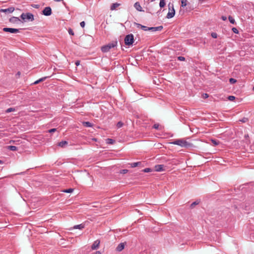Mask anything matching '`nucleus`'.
Instances as JSON below:
<instances>
[{
    "mask_svg": "<svg viewBox=\"0 0 254 254\" xmlns=\"http://www.w3.org/2000/svg\"><path fill=\"white\" fill-rule=\"evenodd\" d=\"M229 82L231 84H234L237 82V80H236V79H235L234 78H231L229 79Z\"/></svg>",
    "mask_w": 254,
    "mask_h": 254,
    "instance_id": "7c9ffc66",
    "label": "nucleus"
},
{
    "mask_svg": "<svg viewBox=\"0 0 254 254\" xmlns=\"http://www.w3.org/2000/svg\"><path fill=\"white\" fill-rule=\"evenodd\" d=\"M108 144H114V143L115 142V140L112 139H110V138H108L107 139V142Z\"/></svg>",
    "mask_w": 254,
    "mask_h": 254,
    "instance_id": "c756f323",
    "label": "nucleus"
},
{
    "mask_svg": "<svg viewBox=\"0 0 254 254\" xmlns=\"http://www.w3.org/2000/svg\"><path fill=\"white\" fill-rule=\"evenodd\" d=\"M73 190L72 189H66L64 190V192L66 193H71L73 191Z\"/></svg>",
    "mask_w": 254,
    "mask_h": 254,
    "instance_id": "473e14b6",
    "label": "nucleus"
},
{
    "mask_svg": "<svg viewBox=\"0 0 254 254\" xmlns=\"http://www.w3.org/2000/svg\"><path fill=\"white\" fill-rule=\"evenodd\" d=\"M68 32L69 35H74V32L71 28L68 29Z\"/></svg>",
    "mask_w": 254,
    "mask_h": 254,
    "instance_id": "ea45409f",
    "label": "nucleus"
},
{
    "mask_svg": "<svg viewBox=\"0 0 254 254\" xmlns=\"http://www.w3.org/2000/svg\"><path fill=\"white\" fill-rule=\"evenodd\" d=\"M85 227V225L84 223H81L79 225H75L73 226L74 229H82L84 228Z\"/></svg>",
    "mask_w": 254,
    "mask_h": 254,
    "instance_id": "aec40b11",
    "label": "nucleus"
},
{
    "mask_svg": "<svg viewBox=\"0 0 254 254\" xmlns=\"http://www.w3.org/2000/svg\"><path fill=\"white\" fill-rule=\"evenodd\" d=\"M75 64L76 66H78L80 64V61H76L75 63Z\"/></svg>",
    "mask_w": 254,
    "mask_h": 254,
    "instance_id": "de8ad7c7",
    "label": "nucleus"
},
{
    "mask_svg": "<svg viewBox=\"0 0 254 254\" xmlns=\"http://www.w3.org/2000/svg\"><path fill=\"white\" fill-rule=\"evenodd\" d=\"M14 10V8L12 7H10L6 9H0L1 12H5V13H12Z\"/></svg>",
    "mask_w": 254,
    "mask_h": 254,
    "instance_id": "f8f14e48",
    "label": "nucleus"
},
{
    "mask_svg": "<svg viewBox=\"0 0 254 254\" xmlns=\"http://www.w3.org/2000/svg\"><path fill=\"white\" fill-rule=\"evenodd\" d=\"M228 19L230 21V22L232 24H235L236 23V22H235V19L233 18V17L231 16H229L228 17Z\"/></svg>",
    "mask_w": 254,
    "mask_h": 254,
    "instance_id": "b1692460",
    "label": "nucleus"
},
{
    "mask_svg": "<svg viewBox=\"0 0 254 254\" xmlns=\"http://www.w3.org/2000/svg\"><path fill=\"white\" fill-rule=\"evenodd\" d=\"M8 148L11 151H16L17 150L16 146L12 145L8 146Z\"/></svg>",
    "mask_w": 254,
    "mask_h": 254,
    "instance_id": "393cba45",
    "label": "nucleus"
},
{
    "mask_svg": "<svg viewBox=\"0 0 254 254\" xmlns=\"http://www.w3.org/2000/svg\"><path fill=\"white\" fill-rule=\"evenodd\" d=\"M68 142L66 141H62L59 143V146L64 147L65 145H67Z\"/></svg>",
    "mask_w": 254,
    "mask_h": 254,
    "instance_id": "4be33fe9",
    "label": "nucleus"
},
{
    "mask_svg": "<svg viewBox=\"0 0 254 254\" xmlns=\"http://www.w3.org/2000/svg\"><path fill=\"white\" fill-rule=\"evenodd\" d=\"M172 144L178 145L182 147H189L192 146V144L187 142L183 139H176L172 142Z\"/></svg>",
    "mask_w": 254,
    "mask_h": 254,
    "instance_id": "f257e3e1",
    "label": "nucleus"
},
{
    "mask_svg": "<svg viewBox=\"0 0 254 254\" xmlns=\"http://www.w3.org/2000/svg\"><path fill=\"white\" fill-rule=\"evenodd\" d=\"M33 7H34V8H38L39 7V5H38V4H34Z\"/></svg>",
    "mask_w": 254,
    "mask_h": 254,
    "instance_id": "8fccbe9b",
    "label": "nucleus"
},
{
    "mask_svg": "<svg viewBox=\"0 0 254 254\" xmlns=\"http://www.w3.org/2000/svg\"><path fill=\"white\" fill-rule=\"evenodd\" d=\"M134 24L136 26V27L137 28H140V29H142L144 31L149 30V28L150 27H147L146 26L142 25L141 24H139V23H134Z\"/></svg>",
    "mask_w": 254,
    "mask_h": 254,
    "instance_id": "9d476101",
    "label": "nucleus"
},
{
    "mask_svg": "<svg viewBox=\"0 0 254 254\" xmlns=\"http://www.w3.org/2000/svg\"><path fill=\"white\" fill-rule=\"evenodd\" d=\"M42 14L45 16H50L52 14V9L50 7H46L42 11Z\"/></svg>",
    "mask_w": 254,
    "mask_h": 254,
    "instance_id": "1a4fd4ad",
    "label": "nucleus"
},
{
    "mask_svg": "<svg viewBox=\"0 0 254 254\" xmlns=\"http://www.w3.org/2000/svg\"><path fill=\"white\" fill-rule=\"evenodd\" d=\"M125 248V244L123 243H121L118 245L117 247L116 248V250L118 252L122 251Z\"/></svg>",
    "mask_w": 254,
    "mask_h": 254,
    "instance_id": "f3484780",
    "label": "nucleus"
},
{
    "mask_svg": "<svg viewBox=\"0 0 254 254\" xmlns=\"http://www.w3.org/2000/svg\"><path fill=\"white\" fill-rule=\"evenodd\" d=\"M127 172H128L127 170V169H123V170H121L120 173L125 174L127 173Z\"/></svg>",
    "mask_w": 254,
    "mask_h": 254,
    "instance_id": "58836bf2",
    "label": "nucleus"
},
{
    "mask_svg": "<svg viewBox=\"0 0 254 254\" xmlns=\"http://www.w3.org/2000/svg\"><path fill=\"white\" fill-rule=\"evenodd\" d=\"M151 225L147 228V231L150 232H157L160 229V227L156 223H151Z\"/></svg>",
    "mask_w": 254,
    "mask_h": 254,
    "instance_id": "423d86ee",
    "label": "nucleus"
},
{
    "mask_svg": "<svg viewBox=\"0 0 254 254\" xmlns=\"http://www.w3.org/2000/svg\"><path fill=\"white\" fill-rule=\"evenodd\" d=\"M166 3L165 2V0H160L159 3V6L161 8H163L165 6Z\"/></svg>",
    "mask_w": 254,
    "mask_h": 254,
    "instance_id": "a878e982",
    "label": "nucleus"
},
{
    "mask_svg": "<svg viewBox=\"0 0 254 254\" xmlns=\"http://www.w3.org/2000/svg\"><path fill=\"white\" fill-rule=\"evenodd\" d=\"M159 127V124H154L153 126V127L155 129H158Z\"/></svg>",
    "mask_w": 254,
    "mask_h": 254,
    "instance_id": "79ce46f5",
    "label": "nucleus"
},
{
    "mask_svg": "<svg viewBox=\"0 0 254 254\" xmlns=\"http://www.w3.org/2000/svg\"><path fill=\"white\" fill-rule=\"evenodd\" d=\"M199 203V201H195L193 202H192L190 205V207L191 208H193L194 207V206L196 205H197L198 203Z\"/></svg>",
    "mask_w": 254,
    "mask_h": 254,
    "instance_id": "bb28decb",
    "label": "nucleus"
},
{
    "mask_svg": "<svg viewBox=\"0 0 254 254\" xmlns=\"http://www.w3.org/2000/svg\"><path fill=\"white\" fill-rule=\"evenodd\" d=\"M235 208L240 211H243L244 212L246 211V212H248L250 209V206L249 203L243 202L240 203L237 206H236Z\"/></svg>",
    "mask_w": 254,
    "mask_h": 254,
    "instance_id": "f03ea898",
    "label": "nucleus"
},
{
    "mask_svg": "<svg viewBox=\"0 0 254 254\" xmlns=\"http://www.w3.org/2000/svg\"><path fill=\"white\" fill-rule=\"evenodd\" d=\"M15 111V109L13 108H9L6 110V113H10Z\"/></svg>",
    "mask_w": 254,
    "mask_h": 254,
    "instance_id": "2f4dec72",
    "label": "nucleus"
},
{
    "mask_svg": "<svg viewBox=\"0 0 254 254\" xmlns=\"http://www.w3.org/2000/svg\"><path fill=\"white\" fill-rule=\"evenodd\" d=\"M117 45V41H113L112 43H109L108 44L102 47L101 51L104 53L108 52L111 48L115 47Z\"/></svg>",
    "mask_w": 254,
    "mask_h": 254,
    "instance_id": "7ed1b4c3",
    "label": "nucleus"
},
{
    "mask_svg": "<svg viewBox=\"0 0 254 254\" xmlns=\"http://www.w3.org/2000/svg\"><path fill=\"white\" fill-rule=\"evenodd\" d=\"M248 120V119L246 118H243L242 120H241V121L242 122H243V123H245L247 122V121Z\"/></svg>",
    "mask_w": 254,
    "mask_h": 254,
    "instance_id": "a18cd8bd",
    "label": "nucleus"
},
{
    "mask_svg": "<svg viewBox=\"0 0 254 254\" xmlns=\"http://www.w3.org/2000/svg\"><path fill=\"white\" fill-rule=\"evenodd\" d=\"M82 125L84 127H92L93 126L92 124L89 122H83Z\"/></svg>",
    "mask_w": 254,
    "mask_h": 254,
    "instance_id": "6ab92c4d",
    "label": "nucleus"
},
{
    "mask_svg": "<svg viewBox=\"0 0 254 254\" xmlns=\"http://www.w3.org/2000/svg\"><path fill=\"white\" fill-rule=\"evenodd\" d=\"M80 26L82 28L84 27L85 23L84 21H82L80 23Z\"/></svg>",
    "mask_w": 254,
    "mask_h": 254,
    "instance_id": "37998d69",
    "label": "nucleus"
},
{
    "mask_svg": "<svg viewBox=\"0 0 254 254\" xmlns=\"http://www.w3.org/2000/svg\"><path fill=\"white\" fill-rule=\"evenodd\" d=\"M17 74H20V72H18L17 73Z\"/></svg>",
    "mask_w": 254,
    "mask_h": 254,
    "instance_id": "864d4df0",
    "label": "nucleus"
},
{
    "mask_svg": "<svg viewBox=\"0 0 254 254\" xmlns=\"http://www.w3.org/2000/svg\"><path fill=\"white\" fill-rule=\"evenodd\" d=\"M55 1H63V0H54Z\"/></svg>",
    "mask_w": 254,
    "mask_h": 254,
    "instance_id": "3c124183",
    "label": "nucleus"
},
{
    "mask_svg": "<svg viewBox=\"0 0 254 254\" xmlns=\"http://www.w3.org/2000/svg\"><path fill=\"white\" fill-rule=\"evenodd\" d=\"M221 19L224 20V21H225L226 19H227V17L225 16H221Z\"/></svg>",
    "mask_w": 254,
    "mask_h": 254,
    "instance_id": "49530a36",
    "label": "nucleus"
},
{
    "mask_svg": "<svg viewBox=\"0 0 254 254\" xmlns=\"http://www.w3.org/2000/svg\"><path fill=\"white\" fill-rule=\"evenodd\" d=\"M100 241L98 240L94 241V243L91 246V249L92 250H96L99 248Z\"/></svg>",
    "mask_w": 254,
    "mask_h": 254,
    "instance_id": "9b49d317",
    "label": "nucleus"
},
{
    "mask_svg": "<svg viewBox=\"0 0 254 254\" xmlns=\"http://www.w3.org/2000/svg\"><path fill=\"white\" fill-rule=\"evenodd\" d=\"M134 42V36L132 34L127 35L125 38V43L127 46H129Z\"/></svg>",
    "mask_w": 254,
    "mask_h": 254,
    "instance_id": "39448f33",
    "label": "nucleus"
},
{
    "mask_svg": "<svg viewBox=\"0 0 254 254\" xmlns=\"http://www.w3.org/2000/svg\"><path fill=\"white\" fill-rule=\"evenodd\" d=\"M164 165H157L155 166V169L157 172H161L164 170L163 169Z\"/></svg>",
    "mask_w": 254,
    "mask_h": 254,
    "instance_id": "a211bd4d",
    "label": "nucleus"
},
{
    "mask_svg": "<svg viewBox=\"0 0 254 254\" xmlns=\"http://www.w3.org/2000/svg\"><path fill=\"white\" fill-rule=\"evenodd\" d=\"M121 5L120 3L116 2L112 3L110 7V10H114L117 9L118 7H119Z\"/></svg>",
    "mask_w": 254,
    "mask_h": 254,
    "instance_id": "dca6fc26",
    "label": "nucleus"
},
{
    "mask_svg": "<svg viewBox=\"0 0 254 254\" xmlns=\"http://www.w3.org/2000/svg\"><path fill=\"white\" fill-rule=\"evenodd\" d=\"M203 97L205 98H206L208 97V95L206 93H205V94H203Z\"/></svg>",
    "mask_w": 254,
    "mask_h": 254,
    "instance_id": "09e8293b",
    "label": "nucleus"
},
{
    "mask_svg": "<svg viewBox=\"0 0 254 254\" xmlns=\"http://www.w3.org/2000/svg\"><path fill=\"white\" fill-rule=\"evenodd\" d=\"M123 126V123L122 122H119L117 124V126L118 128H120V127H122Z\"/></svg>",
    "mask_w": 254,
    "mask_h": 254,
    "instance_id": "f704fd0d",
    "label": "nucleus"
},
{
    "mask_svg": "<svg viewBox=\"0 0 254 254\" xmlns=\"http://www.w3.org/2000/svg\"><path fill=\"white\" fill-rule=\"evenodd\" d=\"M134 7L135 8L139 11H143L142 10V7L141 6L140 3L138 2H136L134 4Z\"/></svg>",
    "mask_w": 254,
    "mask_h": 254,
    "instance_id": "4468645a",
    "label": "nucleus"
},
{
    "mask_svg": "<svg viewBox=\"0 0 254 254\" xmlns=\"http://www.w3.org/2000/svg\"><path fill=\"white\" fill-rule=\"evenodd\" d=\"M228 99L230 101H233L235 99V97L234 96H229L228 97Z\"/></svg>",
    "mask_w": 254,
    "mask_h": 254,
    "instance_id": "c9c22d12",
    "label": "nucleus"
},
{
    "mask_svg": "<svg viewBox=\"0 0 254 254\" xmlns=\"http://www.w3.org/2000/svg\"><path fill=\"white\" fill-rule=\"evenodd\" d=\"M2 163H3V161L1 160H0V164H2Z\"/></svg>",
    "mask_w": 254,
    "mask_h": 254,
    "instance_id": "603ef678",
    "label": "nucleus"
},
{
    "mask_svg": "<svg viewBox=\"0 0 254 254\" xmlns=\"http://www.w3.org/2000/svg\"><path fill=\"white\" fill-rule=\"evenodd\" d=\"M211 36L213 38H216L217 37V34L216 33L213 32L211 33Z\"/></svg>",
    "mask_w": 254,
    "mask_h": 254,
    "instance_id": "a19ab883",
    "label": "nucleus"
},
{
    "mask_svg": "<svg viewBox=\"0 0 254 254\" xmlns=\"http://www.w3.org/2000/svg\"><path fill=\"white\" fill-rule=\"evenodd\" d=\"M3 31L5 32H9L11 33H17L19 32V29L16 28H3Z\"/></svg>",
    "mask_w": 254,
    "mask_h": 254,
    "instance_id": "6e6552de",
    "label": "nucleus"
},
{
    "mask_svg": "<svg viewBox=\"0 0 254 254\" xmlns=\"http://www.w3.org/2000/svg\"><path fill=\"white\" fill-rule=\"evenodd\" d=\"M20 18L24 21H26L28 20L30 21H33L34 20V15L29 12L22 13L20 15Z\"/></svg>",
    "mask_w": 254,
    "mask_h": 254,
    "instance_id": "20e7f679",
    "label": "nucleus"
},
{
    "mask_svg": "<svg viewBox=\"0 0 254 254\" xmlns=\"http://www.w3.org/2000/svg\"><path fill=\"white\" fill-rule=\"evenodd\" d=\"M169 12L167 14L166 17L168 19L173 17L175 14V10L174 8L173 5H170L169 4Z\"/></svg>",
    "mask_w": 254,
    "mask_h": 254,
    "instance_id": "0eeeda50",
    "label": "nucleus"
},
{
    "mask_svg": "<svg viewBox=\"0 0 254 254\" xmlns=\"http://www.w3.org/2000/svg\"><path fill=\"white\" fill-rule=\"evenodd\" d=\"M232 30L234 33L238 34L239 33L238 30L235 27L232 28Z\"/></svg>",
    "mask_w": 254,
    "mask_h": 254,
    "instance_id": "e433bc0d",
    "label": "nucleus"
},
{
    "mask_svg": "<svg viewBox=\"0 0 254 254\" xmlns=\"http://www.w3.org/2000/svg\"><path fill=\"white\" fill-rule=\"evenodd\" d=\"M178 60L180 61H184L185 60V58L182 56H179L178 57Z\"/></svg>",
    "mask_w": 254,
    "mask_h": 254,
    "instance_id": "4c0bfd02",
    "label": "nucleus"
},
{
    "mask_svg": "<svg viewBox=\"0 0 254 254\" xmlns=\"http://www.w3.org/2000/svg\"><path fill=\"white\" fill-rule=\"evenodd\" d=\"M187 0H181V6L185 7L187 5Z\"/></svg>",
    "mask_w": 254,
    "mask_h": 254,
    "instance_id": "c85d7f7f",
    "label": "nucleus"
},
{
    "mask_svg": "<svg viewBox=\"0 0 254 254\" xmlns=\"http://www.w3.org/2000/svg\"><path fill=\"white\" fill-rule=\"evenodd\" d=\"M46 78H47V77H44L41 78L39 80H37L36 81H35L34 82V84H37L39 83H40V82L44 81Z\"/></svg>",
    "mask_w": 254,
    "mask_h": 254,
    "instance_id": "5701e85b",
    "label": "nucleus"
},
{
    "mask_svg": "<svg viewBox=\"0 0 254 254\" xmlns=\"http://www.w3.org/2000/svg\"><path fill=\"white\" fill-rule=\"evenodd\" d=\"M163 29L162 26H159L158 27H151L149 28V30L155 32L156 31H161Z\"/></svg>",
    "mask_w": 254,
    "mask_h": 254,
    "instance_id": "ddd939ff",
    "label": "nucleus"
},
{
    "mask_svg": "<svg viewBox=\"0 0 254 254\" xmlns=\"http://www.w3.org/2000/svg\"><path fill=\"white\" fill-rule=\"evenodd\" d=\"M141 164V162H133L130 164V165L131 168H135L140 165Z\"/></svg>",
    "mask_w": 254,
    "mask_h": 254,
    "instance_id": "412c9836",
    "label": "nucleus"
},
{
    "mask_svg": "<svg viewBox=\"0 0 254 254\" xmlns=\"http://www.w3.org/2000/svg\"><path fill=\"white\" fill-rule=\"evenodd\" d=\"M20 21L18 17L13 16L9 19V22L11 23H15Z\"/></svg>",
    "mask_w": 254,
    "mask_h": 254,
    "instance_id": "2eb2a0df",
    "label": "nucleus"
},
{
    "mask_svg": "<svg viewBox=\"0 0 254 254\" xmlns=\"http://www.w3.org/2000/svg\"><path fill=\"white\" fill-rule=\"evenodd\" d=\"M142 171L143 172H145V173H148V172H150L151 171V169L150 168H146L143 169L142 170Z\"/></svg>",
    "mask_w": 254,
    "mask_h": 254,
    "instance_id": "72a5a7b5",
    "label": "nucleus"
},
{
    "mask_svg": "<svg viewBox=\"0 0 254 254\" xmlns=\"http://www.w3.org/2000/svg\"><path fill=\"white\" fill-rule=\"evenodd\" d=\"M211 142L214 146H217L219 144V141L217 140L212 139Z\"/></svg>",
    "mask_w": 254,
    "mask_h": 254,
    "instance_id": "cd10ccee",
    "label": "nucleus"
},
{
    "mask_svg": "<svg viewBox=\"0 0 254 254\" xmlns=\"http://www.w3.org/2000/svg\"><path fill=\"white\" fill-rule=\"evenodd\" d=\"M57 129L56 128H52L50 130H49V132H55V131H56Z\"/></svg>",
    "mask_w": 254,
    "mask_h": 254,
    "instance_id": "c03bdc74",
    "label": "nucleus"
},
{
    "mask_svg": "<svg viewBox=\"0 0 254 254\" xmlns=\"http://www.w3.org/2000/svg\"><path fill=\"white\" fill-rule=\"evenodd\" d=\"M253 90H254V87H253Z\"/></svg>",
    "mask_w": 254,
    "mask_h": 254,
    "instance_id": "5fc2aeb1",
    "label": "nucleus"
}]
</instances>
